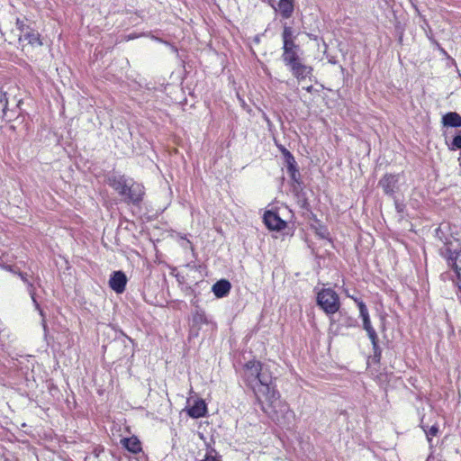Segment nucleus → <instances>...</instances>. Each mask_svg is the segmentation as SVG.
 I'll use <instances>...</instances> for the list:
<instances>
[{
	"label": "nucleus",
	"instance_id": "35",
	"mask_svg": "<svg viewBox=\"0 0 461 461\" xmlns=\"http://www.w3.org/2000/svg\"><path fill=\"white\" fill-rule=\"evenodd\" d=\"M308 93H312L313 91V86L311 85V86H308L306 87H303Z\"/></svg>",
	"mask_w": 461,
	"mask_h": 461
},
{
	"label": "nucleus",
	"instance_id": "22",
	"mask_svg": "<svg viewBox=\"0 0 461 461\" xmlns=\"http://www.w3.org/2000/svg\"><path fill=\"white\" fill-rule=\"evenodd\" d=\"M421 428L426 434L429 443L431 445L432 437H436L439 431L438 425L435 423L432 426L429 427L428 425L422 423Z\"/></svg>",
	"mask_w": 461,
	"mask_h": 461
},
{
	"label": "nucleus",
	"instance_id": "16",
	"mask_svg": "<svg viewBox=\"0 0 461 461\" xmlns=\"http://www.w3.org/2000/svg\"><path fill=\"white\" fill-rule=\"evenodd\" d=\"M121 444L132 454H139L142 452L141 443L135 436L122 438Z\"/></svg>",
	"mask_w": 461,
	"mask_h": 461
},
{
	"label": "nucleus",
	"instance_id": "32",
	"mask_svg": "<svg viewBox=\"0 0 461 461\" xmlns=\"http://www.w3.org/2000/svg\"><path fill=\"white\" fill-rule=\"evenodd\" d=\"M283 156L285 160L286 158H289L291 156H293V154L287 149V150H285V153H283Z\"/></svg>",
	"mask_w": 461,
	"mask_h": 461
},
{
	"label": "nucleus",
	"instance_id": "37",
	"mask_svg": "<svg viewBox=\"0 0 461 461\" xmlns=\"http://www.w3.org/2000/svg\"><path fill=\"white\" fill-rule=\"evenodd\" d=\"M279 149H280V151L282 152V154H283V153H285V150H287V149H285V147H283V146H280V147H279Z\"/></svg>",
	"mask_w": 461,
	"mask_h": 461
},
{
	"label": "nucleus",
	"instance_id": "34",
	"mask_svg": "<svg viewBox=\"0 0 461 461\" xmlns=\"http://www.w3.org/2000/svg\"><path fill=\"white\" fill-rule=\"evenodd\" d=\"M335 322H336V321L334 320V318L331 317L330 318V330H332V329L334 328Z\"/></svg>",
	"mask_w": 461,
	"mask_h": 461
},
{
	"label": "nucleus",
	"instance_id": "1",
	"mask_svg": "<svg viewBox=\"0 0 461 461\" xmlns=\"http://www.w3.org/2000/svg\"><path fill=\"white\" fill-rule=\"evenodd\" d=\"M258 402L263 412L277 426L285 429L293 428L295 413L290 409L288 403L281 399L275 386L267 393L261 395V399Z\"/></svg>",
	"mask_w": 461,
	"mask_h": 461
},
{
	"label": "nucleus",
	"instance_id": "38",
	"mask_svg": "<svg viewBox=\"0 0 461 461\" xmlns=\"http://www.w3.org/2000/svg\"><path fill=\"white\" fill-rule=\"evenodd\" d=\"M394 200H395V207H396V210H397V211H400L401 206L398 204L397 200H396V199H394Z\"/></svg>",
	"mask_w": 461,
	"mask_h": 461
},
{
	"label": "nucleus",
	"instance_id": "18",
	"mask_svg": "<svg viewBox=\"0 0 461 461\" xmlns=\"http://www.w3.org/2000/svg\"><path fill=\"white\" fill-rule=\"evenodd\" d=\"M441 122L445 127L460 128L461 115L456 112H448L442 116Z\"/></svg>",
	"mask_w": 461,
	"mask_h": 461
},
{
	"label": "nucleus",
	"instance_id": "4",
	"mask_svg": "<svg viewBox=\"0 0 461 461\" xmlns=\"http://www.w3.org/2000/svg\"><path fill=\"white\" fill-rule=\"evenodd\" d=\"M297 35L291 25L286 23H284L282 41H283V54L282 60L285 65L296 61L299 57L300 46L295 43Z\"/></svg>",
	"mask_w": 461,
	"mask_h": 461
},
{
	"label": "nucleus",
	"instance_id": "21",
	"mask_svg": "<svg viewBox=\"0 0 461 461\" xmlns=\"http://www.w3.org/2000/svg\"><path fill=\"white\" fill-rule=\"evenodd\" d=\"M339 323L335 330V334L339 332L340 327H346V328H351L357 326V320L348 316L347 314H343L341 312H339V317L337 321Z\"/></svg>",
	"mask_w": 461,
	"mask_h": 461
},
{
	"label": "nucleus",
	"instance_id": "7",
	"mask_svg": "<svg viewBox=\"0 0 461 461\" xmlns=\"http://www.w3.org/2000/svg\"><path fill=\"white\" fill-rule=\"evenodd\" d=\"M439 255L446 260L447 266L456 273L461 271V249L441 247Z\"/></svg>",
	"mask_w": 461,
	"mask_h": 461
},
{
	"label": "nucleus",
	"instance_id": "9",
	"mask_svg": "<svg viewBox=\"0 0 461 461\" xmlns=\"http://www.w3.org/2000/svg\"><path fill=\"white\" fill-rule=\"evenodd\" d=\"M285 66L289 68L292 75L299 82L304 80L306 77H311L312 75V68L303 64L301 59H298L296 61H293L292 63H288Z\"/></svg>",
	"mask_w": 461,
	"mask_h": 461
},
{
	"label": "nucleus",
	"instance_id": "6",
	"mask_svg": "<svg viewBox=\"0 0 461 461\" xmlns=\"http://www.w3.org/2000/svg\"><path fill=\"white\" fill-rule=\"evenodd\" d=\"M356 303L359 310V315L363 320V328L366 331L369 339L371 340L374 354L375 357H381V349L378 346V337L376 331L371 324L369 313L366 303L361 299H356Z\"/></svg>",
	"mask_w": 461,
	"mask_h": 461
},
{
	"label": "nucleus",
	"instance_id": "20",
	"mask_svg": "<svg viewBox=\"0 0 461 461\" xmlns=\"http://www.w3.org/2000/svg\"><path fill=\"white\" fill-rule=\"evenodd\" d=\"M22 39L27 41L28 43L31 45H42V42L40 39V33L37 31L32 29L31 27H26V31L24 32V33L20 35V40Z\"/></svg>",
	"mask_w": 461,
	"mask_h": 461
},
{
	"label": "nucleus",
	"instance_id": "10",
	"mask_svg": "<svg viewBox=\"0 0 461 461\" xmlns=\"http://www.w3.org/2000/svg\"><path fill=\"white\" fill-rule=\"evenodd\" d=\"M450 225L448 222H442L436 229V237L443 243L442 247L454 248V242L457 241L453 234L450 232Z\"/></svg>",
	"mask_w": 461,
	"mask_h": 461
},
{
	"label": "nucleus",
	"instance_id": "5",
	"mask_svg": "<svg viewBox=\"0 0 461 461\" xmlns=\"http://www.w3.org/2000/svg\"><path fill=\"white\" fill-rule=\"evenodd\" d=\"M316 302L327 315L335 314L340 308L339 297L331 288L321 289L317 294Z\"/></svg>",
	"mask_w": 461,
	"mask_h": 461
},
{
	"label": "nucleus",
	"instance_id": "30",
	"mask_svg": "<svg viewBox=\"0 0 461 461\" xmlns=\"http://www.w3.org/2000/svg\"><path fill=\"white\" fill-rule=\"evenodd\" d=\"M286 167H287L288 174L292 173V172L294 173V172H297L298 171V167H297V163L296 162H295V164L289 165Z\"/></svg>",
	"mask_w": 461,
	"mask_h": 461
},
{
	"label": "nucleus",
	"instance_id": "31",
	"mask_svg": "<svg viewBox=\"0 0 461 461\" xmlns=\"http://www.w3.org/2000/svg\"><path fill=\"white\" fill-rule=\"evenodd\" d=\"M285 164H286V167L289 166V165H292V164H295V158L294 156H291L289 158H286L285 160Z\"/></svg>",
	"mask_w": 461,
	"mask_h": 461
},
{
	"label": "nucleus",
	"instance_id": "29",
	"mask_svg": "<svg viewBox=\"0 0 461 461\" xmlns=\"http://www.w3.org/2000/svg\"><path fill=\"white\" fill-rule=\"evenodd\" d=\"M151 39H152V40H154V41H158V42H162V43H164V44H166V45L170 46V48L172 49V50H173L174 52H177V49H176L175 46L171 45L169 42H167V41H163L162 39H159V38H158V37H156V36H152V37H151Z\"/></svg>",
	"mask_w": 461,
	"mask_h": 461
},
{
	"label": "nucleus",
	"instance_id": "13",
	"mask_svg": "<svg viewBox=\"0 0 461 461\" xmlns=\"http://www.w3.org/2000/svg\"><path fill=\"white\" fill-rule=\"evenodd\" d=\"M289 176H290L291 179L294 183L297 184L296 185L294 186V192L295 193V194L297 196L298 203H299L300 207L303 209H307L309 206V203L307 201V198L305 197V194L303 193V190L301 188V183L299 182V179H300L299 171L294 172V174H293V172L289 173Z\"/></svg>",
	"mask_w": 461,
	"mask_h": 461
},
{
	"label": "nucleus",
	"instance_id": "26",
	"mask_svg": "<svg viewBox=\"0 0 461 461\" xmlns=\"http://www.w3.org/2000/svg\"><path fill=\"white\" fill-rule=\"evenodd\" d=\"M3 269H5L7 272H10L15 276H19V274H25L24 272H22L18 267L14 265H2L1 266Z\"/></svg>",
	"mask_w": 461,
	"mask_h": 461
},
{
	"label": "nucleus",
	"instance_id": "24",
	"mask_svg": "<svg viewBox=\"0 0 461 461\" xmlns=\"http://www.w3.org/2000/svg\"><path fill=\"white\" fill-rule=\"evenodd\" d=\"M193 321L197 324L207 323L208 320L205 312L201 309H196L193 314Z\"/></svg>",
	"mask_w": 461,
	"mask_h": 461
},
{
	"label": "nucleus",
	"instance_id": "40",
	"mask_svg": "<svg viewBox=\"0 0 461 461\" xmlns=\"http://www.w3.org/2000/svg\"><path fill=\"white\" fill-rule=\"evenodd\" d=\"M330 62H331L332 64L336 63V61H333V59H330Z\"/></svg>",
	"mask_w": 461,
	"mask_h": 461
},
{
	"label": "nucleus",
	"instance_id": "14",
	"mask_svg": "<svg viewBox=\"0 0 461 461\" xmlns=\"http://www.w3.org/2000/svg\"><path fill=\"white\" fill-rule=\"evenodd\" d=\"M19 277L27 287L31 299L33 303L35 309L40 312L41 316L44 318L43 311L41 310L37 299H36V288L34 285L30 281L28 274H19Z\"/></svg>",
	"mask_w": 461,
	"mask_h": 461
},
{
	"label": "nucleus",
	"instance_id": "28",
	"mask_svg": "<svg viewBox=\"0 0 461 461\" xmlns=\"http://www.w3.org/2000/svg\"><path fill=\"white\" fill-rule=\"evenodd\" d=\"M26 27H29L26 25L23 21L17 19L16 20V28L21 32V34H23L26 31Z\"/></svg>",
	"mask_w": 461,
	"mask_h": 461
},
{
	"label": "nucleus",
	"instance_id": "15",
	"mask_svg": "<svg viewBox=\"0 0 461 461\" xmlns=\"http://www.w3.org/2000/svg\"><path fill=\"white\" fill-rule=\"evenodd\" d=\"M231 289L230 283L226 279L217 281L212 287V291L217 298L227 296Z\"/></svg>",
	"mask_w": 461,
	"mask_h": 461
},
{
	"label": "nucleus",
	"instance_id": "3",
	"mask_svg": "<svg viewBox=\"0 0 461 461\" xmlns=\"http://www.w3.org/2000/svg\"><path fill=\"white\" fill-rule=\"evenodd\" d=\"M107 184L123 198L126 203L139 205L143 200L144 186L124 175L112 173Z\"/></svg>",
	"mask_w": 461,
	"mask_h": 461
},
{
	"label": "nucleus",
	"instance_id": "11",
	"mask_svg": "<svg viewBox=\"0 0 461 461\" xmlns=\"http://www.w3.org/2000/svg\"><path fill=\"white\" fill-rule=\"evenodd\" d=\"M263 220L266 226L272 230H281L286 227V222L280 218L277 212L273 211H267Z\"/></svg>",
	"mask_w": 461,
	"mask_h": 461
},
{
	"label": "nucleus",
	"instance_id": "17",
	"mask_svg": "<svg viewBox=\"0 0 461 461\" xmlns=\"http://www.w3.org/2000/svg\"><path fill=\"white\" fill-rule=\"evenodd\" d=\"M276 11H278L282 18L289 19L294 13V0H280L277 8L274 7Z\"/></svg>",
	"mask_w": 461,
	"mask_h": 461
},
{
	"label": "nucleus",
	"instance_id": "39",
	"mask_svg": "<svg viewBox=\"0 0 461 461\" xmlns=\"http://www.w3.org/2000/svg\"><path fill=\"white\" fill-rule=\"evenodd\" d=\"M330 62H331L332 64L336 63V61H333V59H330Z\"/></svg>",
	"mask_w": 461,
	"mask_h": 461
},
{
	"label": "nucleus",
	"instance_id": "12",
	"mask_svg": "<svg viewBox=\"0 0 461 461\" xmlns=\"http://www.w3.org/2000/svg\"><path fill=\"white\" fill-rule=\"evenodd\" d=\"M127 284L126 275L122 271H114L109 279L110 287L116 293L122 294L125 290Z\"/></svg>",
	"mask_w": 461,
	"mask_h": 461
},
{
	"label": "nucleus",
	"instance_id": "23",
	"mask_svg": "<svg viewBox=\"0 0 461 461\" xmlns=\"http://www.w3.org/2000/svg\"><path fill=\"white\" fill-rule=\"evenodd\" d=\"M446 143L450 150L461 149V129L458 133L452 139L451 141L446 140Z\"/></svg>",
	"mask_w": 461,
	"mask_h": 461
},
{
	"label": "nucleus",
	"instance_id": "41",
	"mask_svg": "<svg viewBox=\"0 0 461 461\" xmlns=\"http://www.w3.org/2000/svg\"><path fill=\"white\" fill-rule=\"evenodd\" d=\"M43 327L46 328L45 321L43 320Z\"/></svg>",
	"mask_w": 461,
	"mask_h": 461
},
{
	"label": "nucleus",
	"instance_id": "42",
	"mask_svg": "<svg viewBox=\"0 0 461 461\" xmlns=\"http://www.w3.org/2000/svg\"><path fill=\"white\" fill-rule=\"evenodd\" d=\"M457 247H459V244H456V247L454 245V248L457 249Z\"/></svg>",
	"mask_w": 461,
	"mask_h": 461
},
{
	"label": "nucleus",
	"instance_id": "19",
	"mask_svg": "<svg viewBox=\"0 0 461 461\" xmlns=\"http://www.w3.org/2000/svg\"><path fill=\"white\" fill-rule=\"evenodd\" d=\"M207 411L206 404L203 400H197L193 406L187 410V413L191 418L198 419L204 417Z\"/></svg>",
	"mask_w": 461,
	"mask_h": 461
},
{
	"label": "nucleus",
	"instance_id": "36",
	"mask_svg": "<svg viewBox=\"0 0 461 461\" xmlns=\"http://www.w3.org/2000/svg\"><path fill=\"white\" fill-rule=\"evenodd\" d=\"M279 149H280V151L282 152V154H283V153H285V150H287V149H285V147H283V146H280V147H279Z\"/></svg>",
	"mask_w": 461,
	"mask_h": 461
},
{
	"label": "nucleus",
	"instance_id": "33",
	"mask_svg": "<svg viewBox=\"0 0 461 461\" xmlns=\"http://www.w3.org/2000/svg\"><path fill=\"white\" fill-rule=\"evenodd\" d=\"M346 294H347L348 297L351 298L355 303H356V299H359L358 297H356L354 295L349 294L348 290H346Z\"/></svg>",
	"mask_w": 461,
	"mask_h": 461
},
{
	"label": "nucleus",
	"instance_id": "2",
	"mask_svg": "<svg viewBox=\"0 0 461 461\" xmlns=\"http://www.w3.org/2000/svg\"><path fill=\"white\" fill-rule=\"evenodd\" d=\"M241 377L244 383L250 387L257 400L267 393L274 387L273 377L269 369L260 361L249 360L242 367Z\"/></svg>",
	"mask_w": 461,
	"mask_h": 461
},
{
	"label": "nucleus",
	"instance_id": "25",
	"mask_svg": "<svg viewBox=\"0 0 461 461\" xmlns=\"http://www.w3.org/2000/svg\"><path fill=\"white\" fill-rule=\"evenodd\" d=\"M221 456L215 449H210L201 461H221Z\"/></svg>",
	"mask_w": 461,
	"mask_h": 461
},
{
	"label": "nucleus",
	"instance_id": "27",
	"mask_svg": "<svg viewBox=\"0 0 461 461\" xmlns=\"http://www.w3.org/2000/svg\"><path fill=\"white\" fill-rule=\"evenodd\" d=\"M8 93L7 92H2L1 97H0V103L3 105V112L5 113L8 105Z\"/></svg>",
	"mask_w": 461,
	"mask_h": 461
},
{
	"label": "nucleus",
	"instance_id": "8",
	"mask_svg": "<svg viewBox=\"0 0 461 461\" xmlns=\"http://www.w3.org/2000/svg\"><path fill=\"white\" fill-rule=\"evenodd\" d=\"M400 174H385L378 182L384 194L395 199V194L399 190Z\"/></svg>",
	"mask_w": 461,
	"mask_h": 461
}]
</instances>
